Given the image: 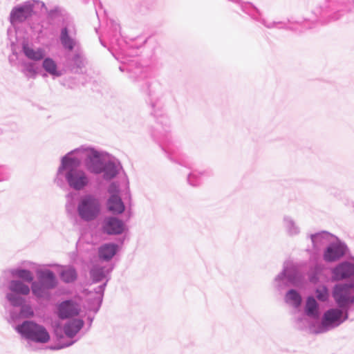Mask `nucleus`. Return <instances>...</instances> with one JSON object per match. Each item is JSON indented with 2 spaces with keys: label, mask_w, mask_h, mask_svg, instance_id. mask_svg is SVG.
I'll list each match as a JSON object with an SVG mask.
<instances>
[{
  "label": "nucleus",
  "mask_w": 354,
  "mask_h": 354,
  "mask_svg": "<svg viewBox=\"0 0 354 354\" xmlns=\"http://www.w3.org/2000/svg\"><path fill=\"white\" fill-rule=\"evenodd\" d=\"M308 236L311 240L313 249L316 251L319 250L326 245H328L331 243L332 239L336 238L335 235L327 231H321L311 234Z\"/></svg>",
  "instance_id": "14"
},
{
  "label": "nucleus",
  "mask_w": 354,
  "mask_h": 354,
  "mask_svg": "<svg viewBox=\"0 0 354 354\" xmlns=\"http://www.w3.org/2000/svg\"><path fill=\"white\" fill-rule=\"evenodd\" d=\"M331 277L333 281H339L346 279H353L354 281V263L347 261L339 263L331 270Z\"/></svg>",
  "instance_id": "11"
},
{
  "label": "nucleus",
  "mask_w": 354,
  "mask_h": 354,
  "mask_svg": "<svg viewBox=\"0 0 354 354\" xmlns=\"http://www.w3.org/2000/svg\"><path fill=\"white\" fill-rule=\"evenodd\" d=\"M95 12H96L97 17H99V9L98 8H95Z\"/></svg>",
  "instance_id": "45"
},
{
  "label": "nucleus",
  "mask_w": 354,
  "mask_h": 354,
  "mask_svg": "<svg viewBox=\"0 0 354 354\" xmlns=\"http://www.w3.org/2000/svg\"><path fill=\"white\" fill-rule=\"evenodd\" d=\"M109 280H110V277H108L106 279V280L102 284L98 286L97 287H96L93 289L94 292L97 295V297L93 298V301L96 302V306L91 307V309L93 310L94 314H96L99 311V310L102 306V301H103V297H104V292L105 288L107 286V283Z\"/></svg>",
  "instance_id": "27"
},
{
  "label": "nucleus",
  "mask_w": 354,
  "mask_h": 354,
  "mask_svg": "<svg viewBox=\"0 0 354 354\" xmlns=\"http://www.w3.org/2000/svg\"><path fill=\"white\" fill-rule=\"evenodd\" d=\"M10 272L13 277H19L26 282L32 283L35 281L33 274L29 270L18 268L12 269Z\"/></svg>",
  "instance_id": "30"
},
{
  "label": "nucleus",
  "mask_w": 354,
  "mask_h": 354,
  "mask_svg": "<svg viewBox=\"0 0 354 354\" xmlns=\"http://www.w3.org/2000/svg\"><path fill=\"white\" fill-rule=\"evenodd\" d=\"M68 62L71 71L75 73H80L85 66L86 59L81 52L76 51L68 59Z\"/></svg>",
  "instance_id": "22"
},
{
  "label": "nucleus",
  "mask_w": 354,
  "mask_h": 354,
  "mask_svg": "<svg viewBox=\"0 0 354 354\" xmlns=\"http://www.w3.org/2000/svg\"><path fill=\"white\" fill-rule=\"evenodd\" d=\"M315 299L320 302H328L330 299V292L326 285H320L315 290Z\"/></svg>",
  "instance_id": "32"
},
{
  "label": "nucleus",
  "mask_w": 354,
  "mask_h": 354,
  "mask_svg": "<svg viewBox=\"0 0 354 354\" xmlns=\"http://www.w3.org/2000/svg\"><path fill=\"white\" fill-rule=\"evenodd\" d=\"M95 317L94 315L93 316H91V315H88L87 317V321H88V330L91 328V326H92V323L93 322V319H94Z\"/></svg>",
  "instance_id": "44"
},
{
  "label": "nucleus",
  "mask_w": 354,
  "mask_h": 354,
  "mask_svg": "<svg viewBox=\"0 0 354 354\" xmlns=\"http://www.w3.org/2000/svg\"><path fill=\"white\" fill-rule=\"evenodd\" d=\"M84 322L82 319L75 318L66 322L63 327L64 334L68 338H73L83 328Z\"/></svg>",
  "instance_id": "20"
},
{
  "label": "nucleus",
  "mask_w": 354,
  "mask_h": 354,
  "mask_svg": "<svg viewBox=\"0 0 354 354\" xmlns=\"http://www.w3.org/2000/svg\"><path fill=\"white\" fill-rule=\"evenodd\" d=\"M304 312L307 316L315 319L319 317V305L313 296L306 298Z\"/></svg>",
  "instance_id": "21"
},
{
  "label": "nucleus",
  "mask_w": 354,
  "mask_h": 354,
  "mask_svg": "<svg viewBox=\"0 0 354 354\" xmlns=\"http://www.w3.org/2000/svg\"><path fill=\"white\" fill-rule=\"evenodd\" d=\"M35 6L47 10L45 3L39 0H28L21 5L14 7L10 13V21L12 24L22 23L32 17Z\"/></svg>",
  "instance_id": "7"
},
{
  "label": "nucleus",
  "mask_w": 354,
  "mask_h": 354,
  "mask_svg": "<svg viewBox=\"0 0 354 354\" xmlns=\"http://www.w3.org/2000/svg\"><path fill=\"white\" fill-rule=\"evenodd\" d=\"M47 12V17L50 21H62V26L65 25L67 22L73 21V19L69 15V14L66 12L65 9L60 6H55L53 9Z\"/></svg>",
  "instance_id": "17"
},
{
  "label": "nucleus",
  "mask_w": 354,
  "mask_h": 354,
  "mask_svg": "<svg viewBox=\"0 0 354 354\" xmlns=\"http://www.w3.org/2000/svg\"><path fill=\"white\" fill-rule=\"evenodd\" d=\"M15 330L27 340L41 344L50 340V335L46 328L33 321H24L15 326Z\"/></svg>",
  "instance_id": "5"
},
{
  "label": "nucleus",
  "mask_w": 354,
  "mask_h": 354,
  "mask_svg": "<svg viewBox=\"0 0 354 354\" xmlns=\"http://www.w3.org/2000/svg\"><path fill=\"white\" fill-rule=\"evenodd\" d=\"M76 30L73 21L67 22L62 26L59 34V41L64 50L72 51L78 44L75 37Z\"/></svg>",
  "instance_id": "10"
},
{
  "label": "nucleus",
  "mask_w": 354,
  "mask_h": 354,
  "mask_svg": "<svg viewBox=\"0 0 354 354\" xmlns=\"http://www.w3.org/2000/svg\"><path fill=\"white\" fill-rule=\"evenodd\" d=\"M126 228L124 221L114 216H106L104 218L101 230L107 235H120Z\"/></svg>",
  "instance_id": "12"
},
{
  "label": "nucleus",
  "mask_w": 354,
  "mask_h": 354,
  "mask_svg": "<svg viewBox=\"0 0 354 354\" xmlns=\"http://www.w3.org/2000/svg\"><path fill=\"white\" fill-rule=\"evenodd\" d=\"M37 279L31 283L32 294L37 299H50V291L58 285L55 274L49 269L39 270L37 271Z\"/></svg>",
  "instance_id": "3"
},
{
  "label": "nucleus",
  "mask_w": 354,
  "mask_h": 354,
  "mask_svg": "<svg viewBox=\"0 0 354 354\" xmlns=\"http://www.w3.org/2000/svg\"><path fill=\"white\" fill-rule=\"evenodd\" d=\"M114 268V265L109 266H103L100 265L94 266L90 270V277L92 282L94 283H99L108 277Z\"/></svg>",
  "instance_id": "16"
},
{
  "label": "nucleus",
  "mask_w": 354,
  "mask_h": 354,
  "mask_svg": "<svg viewBox=\"0 0 354 354\" xmlns=\"http://www.w3.org/2000/svg\"><path fill=\"white\" fill-rule=\"evenodd\" d=\"M124 241V239L122 240H120V243H122Z\"/></svg>",
  "instance_id": "47"
},
{
  "label": "nucleus",
  "mask_w": 354,
  "mask_h": 354,
  "mask_svg": "<svg viewBox=\"0 0 354 354\" xmlns=\"http://www.w3.org/2000/svg\"><path fill=\"white\" fill-rule=\"evenodd\" d=\"M283 226L286 233L289 236H295L300 234L301 230L299 226L290 216H283Z\"/></svg>",
  "instance_id": "24"
},
{
  "label": "nucleus",
  "mask_w": 354,
  "mask_h": 354,
  "mask_svg": "<svg viewBox=\"0 0 354 354\" xmlns=\"http://www.w3.org/2000/svg\"><path fill=\"white\" fill-rule=\"evenodd\" d=\"M107 26L109 27V38L111 41V44L113 45V48H114L115 51L112 52V54H116V53H120L122 50H124L123 49H118L115 46L117 44V43L120 41L121 36L120 25L115 21L110 19L107 23Z\"/></svg>",
  "instance_id": "18"
},
{
  "label": "nucleus",
  "mask_w": 354,
  "mask_h": 354,
  "mask_svg": "<svg viewBox=\"0 0 354 354\" xmlns=\"http://www.w3.org/2000/svg\"><path fill=\"white\" fill-rule=\"evenodd\" d=\"M108 191L109 193H113L114 191L118 192L116 185L114 183H111L109 187Z\"/></svg>",
  "instance_id": "43"
},
{
  "label": "nucleus",
  "mask_w": 354,
  "mask_h": 354,
  "mask_svg": "<svg viewBox=\"0 0 354 354\" xmlns=\"http://www.w3.org/2000/svg\"><path fill=\"white\" fill-rule=\"evenodd\" d=\"M21 71L27 78H35L38 73V68L34 63L24 62L21 64Z\"/></svg>",
  "instance_id": "33"
},
{
  "label": "nucleus",
  "mask_w": 354,
  "mask_h": 354,
  "mask_svg": "<svg viewBox=\"0 0 354 354\" xmlns=\"http://www.w3.org/2000/svg\"><path fill=\"white\" fill-rule=\"evenodd\" d=\"M6 299L13 307H20L26 302L25 299L20 295L13 292H8L6 296Z\"/></svg>",
  "instance_id": "35"
},
{
  "label": "nucleus",
  "mask_w": 354,
  "mask_h": 354,
  "mask_svg": "<svg viewBox=\"0 0 354 354\" xmlns=\"http://www.w3.org/2000/svg\"><path fill=\"white\" fill-rule=\"evenodd\" d=\"M335 239L336 241L330 243L324 250L323 259L327 263L339 260L348 250V246L344 242L337 236Z\"/></svg>",
  "instance_id": "9"
},
{
  "label": "nucleus",
  "mask_w": 354,
  "mask_h": 354,
  "mask_svg": "<svg viewBox=\"0 0 354 354\" xmlns=\"http://www.w3.org/2000/svg\"><path fill=\"white\" fill-rule=\"evenodd\" d=\"M75 342H76V340L69 341V342H67L62 344H57L55 346H50V349H52V350L62 349L64 348H66V347H68V346L73 345Z\"/></svg>",
  "instance_id": "41"
},
{
  "label": "nucleus",
  "mask_w": 354,
  "mask_h": 354,
  "mask_svg": "<svg viewBox=\"0 0 354 354\" xmlns=\"http://www.w3.org/2000/svg\"><path fill=\"white\" fill-rule=\"evenodd\" d=\"M323 270L320 264H315L311 267L308 272V279L311 283L316 284L319 281V276Z\"/></svg>",
  "instance_id": "34"
},
{
  "label": "nucleus",
  "mask_w": 354,
  "mask_h": 354,
  "mask_svg": "<svg viewBox=\"0 0 354 354\" xmlns=\"http://www.w3.org/2000/svg\"><path fill=\"white\" fill-rule=\"evenodd\" d=\"M84 159V165L87 171L94 175L101 174L102 168L106 161L108 153L98 151L93 147H88Z\"/></svg>",
  "instance_id": "8"
},
{
  "label": "nucleus",
  "mask_w": 354,
  "mask_h": 354,
  "mask_svg": "<svg viewBox=\"0 0 354 354\" xmlns=\"http://www.w3.org/2000/svg\"><path fill=\"white\" fill-rule=\"evenodd\" d=\"M101 209L102 205L100 198L92 194L82 196L77 205V214L85 222H91L97 219L101 213Z\"/></svg>",
  "instance_id": "4"
},
{
  "label": "nucleus",
  "mask_w": 354,
  "mask_h": 354,
  "mask_svg": "<svg viewBox=\"0 0 354 354\" xmlns=\"http://www.w3.org/2000/svg\"><path fill=\"white\" fill-rule=\"evenodd\" d=\"M19 308V313L22 317L28 318L33 315V310L30 305L24 303Z\"/></svg>",
  "instance_id": "39"
},
{
  "label": "nucleus",
  "mask_w": 354,
  "mask_h": 354,
  "mask_svg": "<svg viewBox=\"0 0 354 354\" xmlns=\"http://www.w3.org/2000/svg\"><path fill=\"white\" fill-rule=\"evenodd\" d=\"M75 197L76 193L73 192H70L66 195V209L68 212H71L74 209L75 206Z\"/></svg>",
  "instance_id": "36"
},
{
  "label": "nucleus",
  "mask_w": 354,
  "mask_h": 354,
  "mask_svg": "<svg viewBox=\"0 0 354 354\" xmlns=\"http://www.w3.org/2000/svg\"><path fill=\"white\" fill-rule=\"evenodd\" d=\"M93 306H96V302L93 301V299H91L88 301V310L93 312V310L91 309Z\"/></svg>",
  "instance_id": "42"
},
{
  "label": "nucleus",
  "mask_w": 354,
  "mask_h": 354,
  "mask_svg": "<svg viewBox=\"0 0 354 354\" xmlns=\"http://www.w3.org/2000/svg\"><path fill=\"white\" fill-rule=\"evenodd\" d=\"M80 313L76 304L72 300H65L61 302L57 306V315L61 319L77 316Z\"/></svg>",
  "instance_id": "13"
},
{
  "label": "nucleus",
  "mask_w": 354,
  "mask_h": 354,
  "mask_svg": "<svg viewBox=\"0 0 354 354\" xmlns=\"http://www.w3.org/2000/svg\"><path fill=\"white\" fill-rule=\"evenodd\" d=\"M285 301L291 304L295 308H299L302 302V298L299 292L295 289H290L285 295Z\"/></svg>",
  "instance_id": "29"
},
{
  "label": "nucleus",
  "mask_w": 354,
  "mask_h": 354,
  "mask_svg": "<svg viewBox=\"0 0 354 354\" xmlns=\"http://www.w3.org/2000/svg\"><path fill=\"white\" fill-rule=\"evenodd\" d=\"M42 67L46 73L54 77H60L62 75L61 71L57 69L56 62L50 57H46L43 60Z\"/></svg>",
  "instance_id": "28"
},
{
  "label": "nucleus",
  "mask_w": 354,
  "mask_h": 354,
  "mask_svg": "<svg viewBox=\"0 0 354 354\" xmlns=\"http://www.w3.org/2000/svg\"><path fill=\"white\" fill-rule=\"evenodd\" d=\"M202 173H198L196 171L191 172L187 176L188 183L193 186H198L201 183V175Z\"/></svg>",
  "instance_id": "37"
},
{
  "label": "nucleus",
  "mask_w": 354,
  "mask_h": 354,
  "mask_svg": "<svg viewBox=\"0 0 354 354\" xmlns=\"http://www.w3.org/2000/svg\"><path fill=\"white\" fill-rule=\"evenodd\" d=\"M22 51L25 56L31 60L39 61L44 57V53L42 49L38 48L37 50H34L25 41L22 44Z\"/></svg>",
  "instance_id": "25"
},
{
  "label": "nucleus",
  "mask_w": 354,
  "mask_h": 354,
  "mask_svg": "<svg viewBox=\"0 0 354 354\" xmlns=\"http://www.w3.org/2000/svg\"><path fill=\"white\" fill-rule=\"evenodd\" d=\"M122 169V167L119 161L106 160L102 168L101 174L104 180L110 181L118 175Z\"/></svg>",
  "instance_id": "15"
},
{
  "label": "nucleus",
  "mask_w": 354,
  "mask_h": 354,
  "mask_svg": "<svg viewBox=\"0 0 354 354\" xmlns=\"http://www.w3.org/2000/svg\"><path fill=\"white\" fill-rule=\"evenodd\" d=\"M116 59L122 63L119 69L127 72L129 78L139 88L140 91L146 95V102L151 107V115L156 118L155 127L151 129V136L171 161L184 167H191V162L178 152L173 144L171 135L170 122L164 115L163 93L160 84L149 78V72L145 66L134 59H129L130 56L125 50L113 53Z\"/></svg>",
  "instance_id": "1"
},
{
  "label": "nucleus",
  "mask_w": 354,
  "mask_h": 354,
  "mask_svg": "<svg viewBox=\"0 0 354 354\" xmlns=\"http://www.w3.org/2000/svg\"><path fill=\"white\" fill-rule=\"evenodd\" d=\"M3 133L2 129L0 128V136Z\"/></svg>",
  "instance_id": "46"
},
{
  "label": "nucleus",
  "mask_w": 354,
  "mask_h": 354,
  "mask_svg": "<svg viewBox=\"0 0 354 354\" xmlns=\"http://www.w3.org/2000/svg\"><path fill=\"white\" fill-rule=\"evenodd\" d=\"M106 205L109 211L113 213L121 214L124 211V205L118 194H111Z\"/></svg>",
  "instance_id": "23"
},
{
  "label": "nucleus",
  "mask_w": 354,
  "mask_h": 354,
  "mask_svg": "<svg viewBox=\"0 0 354 354\" xmlns=\"http://www.w3.org/2000/svg\"><path fill=\"white\" fill-rule=\"evenodd\" d=\"M60 278L65 283H71L77 279V272L73 266H69L60 272Z\"/></svg>",
  "instance_id": "31"
},
{
  "label": "nucleus",
  "mask_w": 354,
  "mask_h": 354,
  "mask_svg": "<svg viewBox=\"0 0 354 354\" xmlns=\"http://www.w3.org/2000/svg\"><path fill=\"white\" fill-rule=\"evenodd\" d=\"M21 315L19 313V310L12 309L10 310V319L12 322H17L23 319Z\"/></svg>",
  "instance_id": "40"
},
{
  "label": "nucleus",
  "mask_w": 354,
  "mask_h": 354,
  "mask_svg": "<svg viewBox=\"0 0 354 354\" xmlns=\"http://www.w3.org/2000/svg\"><path fill=\"white\" fill-rule=\"evenodd\" d=\"M119 246L114 243H106L98 248V257L100 259L109 261L119 251Z\"/></svg>",
  "instance_id": "19"
},
{
  "label": "nucleus",
  "mask_w": 354,
  "mask_h": 354,
  "mask_svg": "<svg viewBox=\"0 0 354 354\" xmlns=\"http://www.w3.org/2000/svg\"><path fill=\"white\" fill-rule=\"evenodd\" d=\"M8 288L11 292L20 295H28L31 290V287L20 280H11Z\"/></svg>",
  "instance_id": "26"
},
{
  "label": "nucleus",
  "mask_w": 354,
  "mask_h": 354,
  "mask_svg": "<svg viewBox=\"0 0 354 354\" xmlns=\"http://www.w3.org/2000/svg\"><path fill=\"white\" fill-rule=\"evenodd\" d=\"M80 149L72 150L61 158L60 165L53 180L61 189H65L68 185L75 191H81L90 183L88 174L80 169V159L73 156Z\"/></svg>",
  "instance_id": "2"
},
{
  "label": "nucleus",
  "mask_w": 354,
  "mask_h": 354,
  "mask_svg": "<svg viewBox=\"0 0 354 354\" xmlns=\"http://www.w3.org/2000/svg\"><path fill=\"white\" fill-rule=\"evenodd\" d=\"M303 277L292 266L284 265L283 270L274 278L273 286L278 291H282L290 286L302 284Z\"/></svg>",
  "instance_id": "6"
},
{
  "label": "nucleus",
  "mask_w": 354,
  "mask_h": 354,
  "mask_svg": "<svg viewBox=\"0 0 354 354\" xmlns=\"http://www.w3.org/2000/svg\"><path fill=\"white\" fill-rule=\"evenodd\" d=\"M10 176V169L6 165H0V182L8 180Z\"/></svg>",
  "instance_id": "38"
}]
</instances>
